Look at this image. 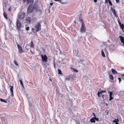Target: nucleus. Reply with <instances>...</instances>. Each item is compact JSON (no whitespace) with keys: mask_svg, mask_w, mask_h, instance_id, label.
<instances>
[{"mask_svg":"<svg viewBox=\"0 0 124 124\" xmlns=\"http://www.w3.org/2000/svg\"><path fill=\"white\" fill-rule=\"evenodd\" d=\"M81 23V26L80 29V31L82 33H84L86 31V29L85 26V24L84 23L83 20L81 19L79 20Z\"/></svg>","mask_w":124,"mask_h":124,"instance_id":"f257e3e1","label":"nucleus"},{"mask_svg":"<svg viewBox=\"0 0 124 124\" xmlns=\"http://www.w3.org/2000/svg\"><path fill=\"white\" fill-rule=\"evenodd\" d=\"M42 22H40L38 23L35 27V31L36 32H38L40 30L41 25Z\"/></svg>","mask_w":124,"mask_h":124,"instance_id":"f03ea898","label":"nucleus"},{"mask_svg":"<svg viewBox=\"0 0 124 124\" xmlns=\"http://www.w3.org/2000/svg\"><path fill=\"white\" fill-rule=\"evenodd\" d=\"M18 18L20 19H22L25 16V14L23 12H21L18 14Z\"/></svg>","mask_w":124,"mask_h":124,"instance_id":"7ed1b4c3","label":"nucleus"},{"mask_svg":"<svg viewBox=\"0 0 124 124\" xmlns=\"http://www.w3.org/2000/svg\"><path fill=\"white\" fill-rule=\"evenodd\" d=\"M22 26V24L19 20H17L16 22L17 28L19 30H20V28Z\"/></svg>","mask_w":124,"mask_h":124,"instance_id":"20e7f679","label":"nucleus"},{"mask_svg":"<svg viewBox=\"0 0 124 124\" xmlns=\"http://www.w3.org/2000/svg\"><path fill=\"white\" fill-rule=\"evenodd\" d=\"M41 57L43 61L45 62H47V57L46 55L45 54L44 55H41Z\"/></svg>","mask_w":124,"mask_h":124,"instance_id":"39448f33","label":"nucleus"},{"mask_svg":"<svg viewBox=\"0 0 124 124\" xmlns=\"http://www.w3.org/2000/svg\"><path fill=\"white\" fill-rule=\"evenodd\" d=\"M28 13H30L32 12L33 11V8L32 7L31 5H29L28 8Z\"/></svg>","mask_w":124,"mask_h":124,"instance_id":"423d86ee","label":"nucleus"},{"mask_svg":"<svg viewBox=\"0 0 124 124\" xmlns=\"http://www.w3.org/2000/svg\"><path fill=\"white\" fill-rule=\"evenodd\" d=\"M17 46L19 49V53H22L23 52V51L22 47L19 45H17Z\"/></svg>","mask_w":124,"mask_h":124,"instance_id":"0eeeda50","label":"nucleus"},{"mask_svg":"<svg viewBox=\"0 0 124 124\" xmlns=\"http://www.w3.org/2000/svg\"><path fill=\"white\" fill-rule=\"evenodd\" d=\"M120 39V40L121 42L122 43L124 46V38L122 36H119V37Z\"/></svg>","mask_w":124,"mask_h":124,"instance_id":"6e6552de","label":"nucleus"},{"mask_svg":"<svg viewBox=\"0 0 124 124\" xmlns=\"http://www.w3.org/2000/svg\"><path fill=\"white\" fill-rule=\"evenodd\" d=\"M13 89L14 88L13 86H11L10 88V92L11 93V96L12 97H13L14 96V93L13 92Z\"/></svg>","mask_w":124,"mask_h":124,"instance_id":"1a4fd4ad","label":"nucleus"},{"mask_svg":"<svg viewBox=\"0 0 124 124\" xmlns=\"http://www.w3.org/2000/svg\"><path fill=\"white\" fill-rule=\"evenodd\" d=\"M26 21L27 23H30L31 21V19L30 17H27L26 18Z\"/></svg>","mask_w":124,"mask_h":124,"instance_id":"9d476101","label":"nucleus"},{"mask_svg":"<svg viewBox=\"0 0 124 124\" xmlns=\"http://www.w3.org/2000/svg\"><path fill=\"white\" fill-rule=\"evenodd\" d=\"M33 8L34 9L37 10L38 8V5L36 3H35L33 5Z\"/></svg>","mask_w":124,"mask_h":124,"instance_id":"9b49d317","label":"nucleus"},{"mask_svg":"<svg viewBox=\"0 0 124 124\" xmlns=\"http://www.w3.org/2000/svg\"><path fill=\"white\" fill-rule=\"evenodd\" d=\"M25 2L27 3H32L33 2V0H25Z\"/></svg>","mask_w":124,"mask_h":124,"instance_id":"f8f14e48","label":"nucleus"},{"mask_svg":"<svg viewBox=\"0 0 124 124\" xmlns=\"http://www.w3.org/2000/svg\"><path fill=\"white\" fill-rule=\"evenodd\" d=\"M113 122H115L116 124H118V122H119V120L118 118L115 119L114 120L112 121Z\"/></svg>","mask_w":124,"mask_h":124,"instance_id":"ddd939ff","label":"nucleus"},{"mask_svg":"<svg viewBox=\"0 0 124 124\" xmlns=\"http://www.w3.org/2000/svg\"><path fill=\"white\" fill-rule=\"evenodd\" d=\"M111 70L112 73L114 74H117V71H116V70L113 69H112Z\"/></svg>","mask_w":124,"mask_h":124,"instance_id":"4468645a","label":"nucleus"},{"mask_svg":"<svg viewBox=\"0 0 124 124\" xmlns=\"http://www.w3.org/2000/svg\"><path fill=\"white\" fill-rule=\"evenodd\" d=\"M112 10L113 15L115 17H116V14L115 9H113L112 8Z\"/></svg>","mask_w":124,"mask_h":124,"instance_id":"2eb2a0df","label":"nucleus"},{"mask_svg":"<svg viewBox=\"0 0 124 124\" xmlns=\"http://www.w3.org/2000/svg\"><path fill=\"white\" fill-rule=\"evenodd\" d=\"M90 121L91 122V123H95V121L94 120V117H93L91 118L90 120Z\"/></svg>","mask_w":124,"mask_h":124,"instance_id":"dca6fc26","label":"nucleus"},{"mask_svg":"<svg viewBox=\"0 0 124 124\" xmlns=\"http://www.w3.org/2000/svg\"><path fill=\"white\" fill-rule=\"evenodd\" d=\"M3 15L4 16V17L7 19H8V18L7 16V13L5 12H4L3 14Z\"/></svg>","mask_w":124,"mask_h":124,"instance_id":"f3484780","label":"nucleus"},{"mask_svg":"<svg viewBox=\"0 0 124 124\" xmlns=\"http://www.w3.org/2000/svg\"><path fill=\"white\" fill-rule=\"evenodd\" d=\"M109 78L111 80H113V77L112 75H109Z\"/></svg>","mask_w":124,"mask_h":124,"instance_id":"a211bd4d","label":"nucleus"},{"mask_svg":"<svg viewBox=\"0 0 124 124\" xmlns=\"http://www.w3.org/2000/svg\"><path fill=\"white\" fill-rule=\"evenodd\" d=\"M30 47L31 48H33L34 47V44L32 41H31V45Z\"/></svg>","mask_w":124,"mask_h":124,"instance_id":"6ab92c4d","label":"nucleus"},{"mask_svg":"<svg viewBox=\"0 0 124 124\" xmlns=\"http://www.w3.org/2000/svg\"><path fill=\"white\" fill-rule=\"evenodd\" d=\"M78 62H82L85 61L84 60L82 59H78Z\"/></svg>","mask_w":124,"mask_h":124,"instance_id":"aec40b11","label":"nucleus"},{"mask_svg":"<svg viewBox=\"0 0 124 124\" xmlns=\"http://www.w3.org/2000/svg\"><path fill=\"white\" fill-rule=\"evenodd\" d=\"M43 63H44V64H43V66L44 67V68H46V65H48V63L46 62H43Z\"/></svg>","mask_w":124,"mask_h":124,"instance_id":"412c9836","label":"nucleus"},{"mask_svg":"<svg viewBox=\"0 0 124 124\" xmlns=\"http://www.w3.org/2000/svg\"><path fill=\"white\" fill-rule=\"evenodd\" d=\"M3 10L4 11V9H5L6 7V5L5 3H3Z\"/></svg>","mask_w":124,"mask_h":124,"instance_id":"4be33fe9","label":"nucleus"},{"mask_svg":"<svg viewBox=\"0 0 124 124\" xmlns=\"http://www.w3.org/2000/svg\"><path fill=\"white\" fill-rule=\"evenodd\" d=\"M101 52L102 56L104 57H105V55L103 50H101Z\"/></svg>","mask_w":124,"mask_h":124,"instance_id":"5701e85b","label":"nucleus"},{"mask_svg":"<svg viewBox=\"0 0 124 124\" xmlns=\"http://www.w3.org/2000/svg\"><path fill=\"white\" fill-rule=\"evenodd\" d=\"M102 94V93L101 92H98V93H97V95L99 97H100L101 96L100 95H101Z\"/></svg>","mask_w":124,"mask_h":124,"instance_id":"b1692460","label":"nucleus"},{"mask_svg":"<svg viewBox=\"0 0 124 124\" xmlns=\"http://www.w3.org/2000/svg\"><path fill=\"white\" fill-rule=\"evenodd\" d=\"M12 21H10V24H9V26L10 28L11 29H12V28L11 26V23Z\"/></svg>","mask_w":124,"mask_h":124,"instance_id":"393cba45","label":"nucleus"},{"mask_svg":"<svg viewBox=\"0 0 124 124\" xmlns=\"http://www.w3.org/2000/svg\"><path fill=\"white\" fill-rule=\"evenodd\" d=\"M0 101L1 102H5L6 103H7V102L6 101H5L2 98L0 99Z\"/></svg>","mask_w":124,"mask_h":124,"instance_id":"a878e982","label":"nucleus"},{"mask_svg":"<svg viewBox=\"0 0 124 124\" xmlns=\"http://www.w3.org/2000/svg\"><path fill=\"white\" fill-rule=\"evenodd\" d=\"M20 83L21 85H22V87L23 88L24 86L23 85V84L22 81L21 80H20Z\"/></svg>","mask_w":124,"mask_h":124,"instance_id":"bb28decb","label":"nucleus"},{"mask_svg":"<svg viewBox=\"0 0 124 124\" xmlns=\"http://www.w3.org/2000/svg\"><path fill=\"white\" fill-rule=\"evenodd\" d=\"M58 73L59 74H62V71L60 69H58Z\"/></svg>","mask_w":124,"mask_h":124,"instance_id":"cd10ccee","label":"nucleus"},{"mask_svg":"<svg viewBox=\"0 0 124 124\" xmlns=\"http://www.w3.org/2000/svg\"><path fill=\"white\" fill-rule=\"evenodd\" d=\"M70 78L69 77H66V78H65V80L66 81H69L70 80Z\"/></svg>","mask_w":124,"mask_h":124,"instance_id":"c85d7f7f","label":"nucleus"},{"mask_svg":"<svg viewBox=\"0 0 124 124\" xmlns=\"http://www.w3.org/2000/svg\"><path fill=\"white\" fill-rule=\"evenodd\" d=\"M113 99V98L112 97V96H109V100L111 101Z\"/></svg>","mask_w":124,"mask_h":124,"instance_id":"c756f323","label":"nucleus"},{"mask_svg":"<svg viewBox=\"0 0 124 124\" xmlns=\"http://www.w3.org/2000/svg\"><path fill=\"white\" fill-rule=\"evenodd\" d=\"M118 21L119 26H120V27H121L122 26V25L121 23H120V22L119 20H118Z\"/></svg>","mask_w":124,"mask_h":124,"instance_id":"7c9ffc66","label":"nucleus"},{"mask_svg":"<svg viewBox=\"0 0 124 124\" xmlns=\"http://www.w3.org/2000/svg\"><path fill=\"white\" fill-rule=\"evenodd\" d=\"M54 0L56 1H58L59 2L61 3L62 2V0Z\"/></svg>","mask_w":124,"mask_h":124,"instance_id":"2f4dec72","label":"nucleus"},{"mask_svg":"<svg viewBox=\"0 0 124 124\" xmlns=\"http://www.w3.org/2000/svg\"><path fill=\"white\" fill-rule=\"evenodd\" d=\"M109 96H112L113 94L112 92L110 91L109 92Z\"/></svg>","mask_w":124,"mask_h":124,"instance_id":"473e14b6","label":"nucleus"},{"mask_svg":"<svg viewBox=\"0 0 124 124\" xmlns=\"http://www.w3.org/2000/svg\"><path fill=\"white\" fill-rule=\"evenodd\" d=\"M14 63L16 66L18 67H19V64L18 63V62H14Z\"/></svg>","mask_w":124,"mask_h":124,"instance_id":"72a5a7b5","label":"nucleus"},{"mask_svg":"<svg viewBox=\"0 0 124 124\" xmlns=\"http://www.w3.org/2000/svg\"><path fill=\"white\" fill-rule=\"evenodd\" d=\"M94 120H96L97 121H99V119L98 118H96V116H95V117H94Z\"/></svg>","mask_w":124,"mask_h":124,"instance_id":"f704fd0d","label":"nucleus"},{"mask_svg":"<svg viewBox=\"0 0 124 124\" xmlns=\"http://www.w3.org/2000/svg\"><path fill=\"white\" fill-rule=\"evenodd\" d=\"M25 29L27 31H28L29 29V27H27L25 28Z\"/></svg>","mask_w":124,"mask_h":124,"instance_id":"c9c22d12","label":"nucleus"},{"mask_svg":"<svg viewBox=\"0 0 124 124\" xmlns=\"http://www.w3.org/2000/svg\"><path fill=\"white\" fill-rule=\"evenodd\" d=\"M108 2H109V4L110 5H111L112 6V3L111 1H110V0H109V1H108Z\"/></svg>","mask_w":124,"mask_h":124,"instance_id":"e433bc0d","label":"nucleus"},{"mask_svg":"<svg viewBox=\"0 0 124 124\" xmlns=\"http://www.w3.org/2000/svg\"><path fill=\"white\" fill-rule=\"evenodd\" d=\"M122 28V29L123 30V29L124 30V25L123 24H122V26L121 27Z\"/></svg>","mask_w":124,"mask_h":124,"instance_id":"4c0bfd02","label":"nucleus"},{"mask_svg":"<svg viewBox=\"0 0 124 124\" xmlns=\"http://www.w3.org/2000/svg\"><path fill=\"white\" fill-rule=\"evenodd\" d=\"M118 79L119 80V83H120L121 81V78H118Z\"/></svg>","mask_w":124,"mask_h":124,"instance_id":"58836bf2","label":"nucleus"},{"mask_svg":"<svg viewBox=\"0 0 124 124\" xmlns=\"http://www.w3.org/2000/svg\"><path fill=\"white\" fill-rule=\"evenodd\" d=\"M12 9V8L11 7H9L8 8L9 10V11H11Z\"/></svg>","mask_w":124,"mask_h":124,"instance_id":"ea45409f","label":"nucleus"},{"mask_svg":"<svg viewBox=\"0 0 124 124\" xmlns=\"http://www.w3.org/2000/svg\"><path fill=\"white\" fill-rule=\"evenodd\" d=\"M74 70L75 72H78V71L77 70L75 69H74Z\"/></svg>","mask_w":124,"mask_h":124,"instance_id":"a19ab883","label":"nucleus"},{"mask_svg":"<svg viewBox=\"0 0 124 124\" xmlns=\"http://www.w3.org/2000/svg\"><path fill=\"white\" fill-rule=\"evenodd\" d=\"M101 92L102 93H105L106 92V91L101 90Z\"/></svg>","mask_w":124,"mask_h":124,"instance_id":"79ce46f5","label":"nucleus"},{"mask_svg":"<svg viewBox=\"0 0 124 124\" xmlns=\"http://www.w3.org/2000/svg\"><path fill=\"white\" fill-rule=\"evenodd\" d=\"M109 0H105V3H107L108 2V1H109Z\"/></svg>","mask_w":124,"mask_h":124,"instance_id":"37998d69","label":"nucleus"},{"mask_svg":"<svg viewBox=\"0 0 124 124\" xmlns=\"http://www.w3.org/2000/svg\"><path fill=\"white\" fill-rule=\"evenodd\" d=\"M35 28H32V29H31V30H32V31H33L34 32V30H35Z\"/></svg>","mask_w":124,"mask_h":124,"instance_id":"c03bdc74","label":"nucleus"},{"mask_svg":"<svg viewBox=\"0 0 124 124\" xmlns=\"http://www.w3.org/2000/svg\"><path fill=\"white\" fill-rule=\"evenodd\" d=\"M116 1V3H119V0H115Z\"/></svg>","mask_w":124,"mask_h":124,"instance_id":"a18cd8bd","label":"nucleus"},{"mask_svg":"<svg viewBox=\"0 0 124 124\" xmlns=\"http://www.w3.org/2000/svg\"><path fill=\"white\" fill-rule=\"evenodd\" d=\"M55 62H54V68H55L56 67H55Z\"/></svg>","mask_w":124,"mask_h":124,"instance_id":"49530a36","label":"nucleus"},{"mask_svg":"<svg viewBox=\"0 0 124 124\" xmlns=\"http://www.w3.org/2000/svg\"><path fill=\"white\" fill-rule=\"evenodd\" d=\"M93 116H94V117H95V114L94 113H93Z\"/></svg>","mask_w":124,"mask_h":124,"instance_id":"de8ad7c7","label":"nucleus"},{"mask_svg":"<svg viewBox=\"0 0 124 124\" xmlns=\"http://www.w3.org/2000/svg\"><path fill=\"white\" fill-rule=\"evenodd\" d=\"M104 95H102V97L103 99L104 98Z\"/></svg>","mask_w":124,"mask_h":124,"instance_id":"09e8293b","label":"nucleus"},{"mask_svg":"<svg viewBox=\"0 0 124 124\" xmlns=\"http://www.w3.org/2000/svg\"><path fill=\"white\" fill-rule=\"evenodd\" d=\"M94 2H97V0H93Z\"/></svg>","mask_w":124,"mask_h":124,"instance_id":"8fccbe9b","label":"nucleus"},{"mask_svg":"<svg viewBox=\"0 0 124 124\" xmlns=\"http://www.w3.org/2000/svg\"><path fill=\"white\" fill-rule=\"evenodd\" d=\"M53 3H50V5L51 6L53 5Z\"/></svg>","mask_w":124,"mask_h":124,"instance_id":"3c124183","label":"nucleus"},{"mask_svg":"<svg viewBox=\"0 0 124 124\" xmlns=\"http://www.w3.org/2000/svg\"><path fill=\"white\" fill-rule=\"evenodd\" d=\"M121 76H122L124 77V74H122Z\"/></svg>","mask_w":124,"mask_h":124,"instance_id":"603ef678","label":"nucleus"},{"mask_svg":"<svg viewBox=\"0 0 124 124\" xmlns=\"http://www.w3.org/2000/svg\"><path fill=\"white\" fill-rule=\"evenodd\" d=\"M24 2H25V0H23Z\"/></svg>","mask_w":124,"mask_h":124,"instance_id":"864d4df0","label":"nucleus"},{"mask_svg":"<svg viewBox=\"0 0 124 124\" xmlns=\"http://www.w3.org/2000/svg\"><path fill=\"white\" fill-rule=\"evenodd\" d=\"M16 62L15 60L14 61V62Z\"/></svg>","mask_w":124,"mask_h":124,"instance_id":"5fc2aeb1","label":"nucleus"},{"mask_svg":"<svg viewBox=\"0 0 124 124\" xmlns=\"http://www.w3.org/2000/svg\"><path fill=\"white\" fill-rule=\"evenodd\" d=\"M74 22L76 23V22H75V21H74Z\"/></svg>","mask_w":124,"mask_h":124,"instance_id":"6e6d98bb","label":"nucleus"}]
</instances>
